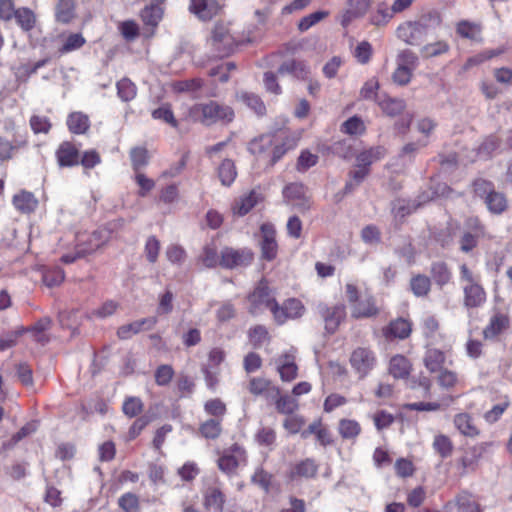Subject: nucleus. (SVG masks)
Here are the masks:
<instances>
[{
    "label": "nucleus",
    "instance_id": "412c9836",
    "mask_svg": "<svg viewBox=\"0 0 512 512\" xmlns=\"http://www.w3.org/2000/svg\"><path fill=\"white\" fill-rule=\"evenodd\" d=\"M411 333V323L403 318L391 321L387 327L383 329V335L387 339L399 338L405 339Z\"/></svg>",
    "mask_w": 512,
    "mask_h": 512
},
{
    "label": "nucleus",
    "instance_id": "6ab92c4d",
    "mask_svg": "<svg viewBox=\"0 0 512 512\" xmlns=\"http://www.w3.org/2000/svg\"><path fill=\"white\" fill-rule=\"evenodd\" d=\"M56 158L60 167H73L79 164L78 148L69 141L62 142L56 150Z\"/></svg>",
    "mask_w": 512,
    "mask_h": 512
},
{
    "label": "nucleus",
    "instance_id": "3c124183",
    "mask_svg": "<svg viewBox=\"0 0 512 512\" xmlns=\"http://www.w3.org/2000/svg\"><path fill=\"white\" fill-rule=\"evenodd\" d=\"M481 31L480 25L468 20L460 21L456 26V32L462 38L474 40Z\"/></svg>",
    "mask_w": 512,
    "mask_h": 512
},
{
    "label": "nucleus",
    "instance_id": "39448f33",
    "mask_svg": "<svg viewBox=\"0 0 512 512\" xmlns=\"http://www.w3.org/2000/svg\"><path fill=\"white\" fill-rule=\"evenodd\" d=\"M305 311L302 302L296 298H289L280 305L278 302L273 304L272 315L275 322L279 325L284 324L289 319L300 318Z\"/></svg>",
    "mask_w": 512,
    "mask_h": 512
},
{
    "label": "nucleus",
    "instance_id": "473e14b6",
    "mask_svg": "<svg viewBox=\"0 0 512 512\" xmlns=\"http://www.w3.org/2000/svg\"><path fill=\"white\" fill-rule=\"evenodd\" d=\"M13 204L20 212L31 213L36 209L38 201L32 193L23 191L13 197Z\"/></svg>",
    "mask_w": 512,
    "mask_h": 512
},
{
    "label": "nucleus",
    "instance_id": "6e6d98bb",
    "mask_svg": "<svg viewBox=\"0 0 512 512\" xmlns=\"http://www.w3.org/2000/svg\"><path fill=\"white\" fill-rule=\"evenodd\" d=\"M144 408V404L142 400L138 397H127L123 403L122 411L123 413L130 417H136L138 416Z\"/></svg>",
    "mask_w": 512,
    "mask_h": 512
},
{
    "label": "nucleus",
    "instance_id": "4d7b16f0",
    "mask_svg": "<svg viewBox=\"0 0 512 512\" xmlns=\"http://www.w3.org/2000/svg\"><path fill=\"white\" fill-rule=\"evenodd\" d=\"M161 244L155 236H149L144 247V254L149 263H156L158 260Z\"/></svg>",
    "mask_w": 512,
    "mask_h": 512
},
{
    "label": "nucleus",
    "instance_id": "2eb2a0df",
    "mask_svg": "<svg viewBox=\"0 0 512 512\" xmlns=\"http://www.w3.org/2000/svg\"><path fill=\"white\" fill-rule=\"evenodd\" d=\"M262 241L261 253L262 258L272 261L276 258L278 252V244L275 239L276 231L272 224L264 223L261 226Z\"/></svg>",
    "mask_w": 512,
    "mask_h": 512
},
{
    "label": "nucleus",
    "instance_id": "c9c22d12",
    "mask_svg": "<svg viewBox=\"0 0 512 512\" xmlns=\"http://www.w3.org/2000/svg\"><path fill=\"white\" fill-rule=\"evenodd\" d=\"M278 372L283 381L291 382L298 375V367L294 362V358L291 355H284L281 358V363L278 366Z\"/></svg>",
    "mask_w": 512,
    "mask_h": 512
},
{
    "label": "nucleus",
    "instance_id": "5701e85b",
    "mask_svg": "<svg viewBox=\"0 0 512 512\" xmlns=\"http://www.w3.org/2000/svg\"><path fill=\"white\" fill-rule=\"evenodd\" d=\"M74 0H58L55 5V19L61 24H69L76 17Z\"/></svg>",
    "mask_w": 512,
    "mask_h": 512
},
{
    "label": "nucleus",
    "instance_id": "052dcab7",
    "mask_svg": "<svg viewBox=\"0 0 512 512\" xmlns=\"http://www.w3.org/2000/svg\"><path fill=\"white\" fill-rule=\"evenodd\" d=\"M119 507L125 512H139V498L134 493H125L118 499Z\"/></svg>",
    "mask_w": 512,
    "mask_h": 512
},
{
    "label": "nucleus",
    "instance_id": "c85d7f7f",
    "mask_svg": "<svg viewBox=\"0 0 512 512\" xmlns=\"http://www.w3.org/2000/svg\"><path fill=\"white\" fill-rule=\"evenodd\" d=\"M140 16L143 23L151 28L152 35L163 17V8L159 4L151 3L141 11Z\"/></svg>",
    "mask_w": 512,
    "mask_h": 512
},
{
    "label": "nucleus",
    "instance_id": "4be33fe9",
    "mask_svg": "<svg viewBox=\"0 0 512 512\" xmlns=\"http://www.w3.org/2000/svg\"><path fill=\"white\" fill-rule=\"evenodd\" d=\"M275 140H277V138H275L274 132L262 134L252 139L248 143L247 149L252 155L261 156L268 151H272Z\"/></svg>",
    "mask_w": 512,
    "mask_h": 512
},
{
    "label": "nucleus",
    "instance_id": "a878e982",
    "mask_svg": "<svg viewBox=\"0 0 512 512\" xmlns=\"http://www.w3.org/2000/svg\"><path fill=\"white\" fill-rule=\"evenodd\" d=\"M226 497L217 487H209L204 493V507L214 512H222Z\"/></svg>",
    "mask_w": 512,
    "mask_h": 512
},
{
    "label": "nucleus",
    "instance_id": "09e8293b",
    "mask_svg": "<svg viewBox=\"0 0 512 512\" xmlns=\"http://www.w3.org/2000/svg\"><path fill=\"white\" fill-rule=\"evenodd\" d=\"M433 448L441 458H447L452 454L453 444L448 436L440 434L435 436Z\"/></svg>",
    "mask_w": 512,
    "mask_h": 512
},
{
    "label": "nucleus",
    "instance_id": "e2e57ef3",
    "mask_svg": "<svg viewBox=\"0 0 512 512\" xmlns=\"http://www.w3.org/2000/svg\"><path fill=\"white\" fill-rule=\"evenodd\" d=\"M200 260L202 261L203 265L207 268H214L218 264L220 265V257L217 253V249L215 246L212 245H206L203 248Z\"/></svg>",
    "mask_w": 512,
    "mask_h": 512
},
{
    "label": "nucleus",
    "instance_id": "9b49d317",
    "mask_svg": "<svg viewBox=\"0 0 512 512\" xmlns=\"http://www.w3.org/2000/svg\"><path fill=\"white\" fill-rule=\"evenodd\" d=\"M318 470V463L312 458H306L290 466L287 478L292 482L313 479L317 476Z\"/></svg>",
    "mask_w": 512,
    "mask_h": 512
},
{
    "label": "nucleus",
    "instance_id": "f8f14e48",
    "mask_svg": "<svg viewBox=\"0 0 512 512\" xmlns=\"http://www.w3.org/2000/svg\"><path fill=\"white\" fill-rule=\"evenodd\" d=\"M188 9L199 20L209 21L220 13L222 6L217 0H191Z\"/></svg>",
    "mask_w": 512,
    "mask_h": 512
},
{
    "label": "nucleus",
    "instance_id": "423d86ee",
    "mask_svg": "<svg viewBox=\"0 0 512 512\" xmlns=\"http://www.w3.org/2000/svg\"><path fill=\"white\" fill-rule=\"evenodd\" d=\"M248 301L250 303L249 312L253 315L258 314L262 307H266L272 312L273 304L277 303L265 280H261L248 295Z\"/></svg>",
    "mask_w": 512,
    "mask_h": 512
},
{
    "label": "nucleus",
    "instance_id": "79ce46f5",
    "mask_svg": "<svg viewBox=\"0 0 512 512\" xmlns=\"http://www.w3.org/2000/svg\"><path fill=\"white\" fill-rule=\"evenodd\" d=\"M117 95L124 101L129 102L136 97L137 87L129 78H122L116 84Z\"/></svg>",
    "mask_w": 512,
    "mask_h": 512
},
{
    "label": "nucleus",
    "instance_id": "774afa93",
    "mask_svg": "<svg viewBox=\"0 0 512 512\" xmlns=\"http://www.w3.org/2000/svg\"><path fill=\"white\" fill-rule=\"evenodd\" d=\"M449 50V45L445 41H438L435 43H430L421 48V53L424 57H436L442 55Z\"/></svg>",
    "mask_w": 512,
    "mask_h": 512
},
{
    "label": "nucleus",
    "instance_id": "72a5a7b5",
    "mask_svg": "<svg viewBox=\"0 0 512 512\" xmlns=\"http://www.w3.org/2000/svg\"><path fill=\"white\" fill-rule=\"evenodd\" d=\"M260 196L255 191H250L245 196L241 197L233 206V211L239 216H244L249 213L258 203Z\"/></svg>",
    "mask_w": 512,
    "mask_h": 512
},
{
    "label": "nucleus",
    "instance_id": "58836bf2",
    "mask_svg": "<svg viewBox=\"0 0 512 512\" xmlns=\"http://www.w3.org/2000/svg\"><path fill=\"white\" fill-rule=\"evenodd\" d=\"M13 17L21 29L26 32L31 31L36 24V16L34 12L27 7L16 9Z\"/></svg>",
    "mask_w": 512,
    "mask_h": 512
},
{
    "label": "nucleus",
    "instance_id": "6e6552de",
    "mask_svg": "<svg viewBox=\"0 0 512 512\" xmlns=\"http://www.w3.org/2000/svg\"><path fill=\"white\" fill-rule=\"evenodd\" d=\"M350 363L359 377L364 378L374 368L376 357L371 349L358 347L352 352Z\"/></svg>",
    "mask_w": 512,
    "mask_h": 512
},
{
    "label": "nucleus",
    "instance_id": "f704fd0d",
    "mask_svg": "<svg viewBox=\"0 0 512 512\" xmlns=\"http://www.w3.org/2000/svg\"><path fill=\"white\" fill-rule=\"evenodd\" d=\"M52 321L49 317H44L39 319L32 327L25 328L26 332L30 331L32 333L33 339L45 345L49 341V337L45 334L47 330L50 329Z\"/></svg>",
    "mask_w": 512,
    "mask_h": 512
},
{
    "label": "nucleus",
    "instance_id": "aec40b11",
    "mask_svg": "<svg viewBox=\"0 0 512 512\" xmlns=\"http://www.w3.org/2000/svg\"><path fill=\"white\" fill-rule=\"evenodd\" d=\"M247 390L254 396H264L266 398H275L280 393L278 387L263 377H252L247 385Z\"/></svg>",
    "mask_w": 512,
    "mask_h": 512
},
{
    "label": "nucleus",
    "instance_id": "37998d69",
    "mask_svg": "<svg viewBox=\"0 0 512 512\" xmlns=\"http://www.w3.org/2000/svg\"><path fill=\"white\" fill-rule=\"evenodd\" d=\"M237 172L234 162L231 159H225L218 168V176L224 186H230L235 178Z\"/></svg>",
    "mask_w": 512,
    "mask_h": 512
},
{
    "label": "nucleus",
    "instance_id": "c756f323",
    "mask_svg": "<svg viewBox=\"0 0 512 512\" xmlns=\"http://www.w3.org/2000/svg\"><path fill=\"white\" fill-rule=\"evenodd\" d=\"M411 371L410 361L403 355H395L391 358L389 372L396 379H405Z\"/></svg>",
    "mask_w": 512,
    "mask_h": 512
},
{
    "label": "nucleus",
    "instance_id": "2f4dec72",
    "mask_svg": "<svg viewBox=\"0 0 512 512\" xmlns=\"http://www.w3.org/2000/svg\"><path fill=\"white\" fill-rule=\"evenodd\" d=\"M67 126L74 134H84L90 127V121L84 113L72 112L67 117Z\"/></svg>",
    "mask_w": 512,
    "mask_h": 512
},
{
    "label": "nucleus",
    "instance_id": "f257e3e1",
    "mask_svg": "<svg viewBox=\"0 0 512 512\" xmlns=\"http://www.w3.org/2000/svg\"><path fill=\"white\" fill-rule=\"evenodd\" d=\"M189 116L205 126H211L218 122L230 123L234 119L233 109L225 104L210 100L207 103L193 105L189 110Z\"/></svg>",
    "mask_w": 512,
    "mask_h": 512
},
{
    "label": "nucleus",
    "instance_id": "f3484780",
    "mask_svg": "<svg viewBox=\"0 0 512 512\" xmlns=\"http://www.w3.org/2000/svg\"><path fill=\"white\" fill-rule=\"evenodd\" d=\"M277 74H290L294 78L302 81L309 80L311 75L310 67L305 61L292 59L283 62L277 69Z\"/></svg>",
    "mask_w": 512,
    "mask_h": 512
},
{
    "label": "nucleus",
    "instance_id": "338daca9",
    "mask_svg": "<svg viewBox=\"0 0 512 512\" xmlns=\"http://www.w3.org/2000/svg\"><path fill=\"white\" fill-rule=\"evenodd\" d=\"M152 117L161 120L174 128H177L178 122L174 117L173 111L169 105H162L152 112Z\"/></svg>",
    "mask_w": 512,
    "mask_h": 512
},
{
    "label": "nucleus",
    "instance_id": "13d9d810",
    "mask_svg": "<svg viewBox=\"0 0 512 512\" xmlns=\"http://www.w3.org/2000/svg\"><path fill=\"white\" fill-rule=\"evenodd\" d=\"M86 43L85 38L80 33L70 34L63 45L59 48L61 54H66L71 51L80 49Z\"/></svg>",
    "mask_w": 512,
    "mask_h": 512
},
{
    "label": "nucleus",
    "instance_id": "4c0bfd02",
    "mask_svg": "<svg viewBox=\"0 0 512 512\" xmlns=\"http://www.w3.org/2000/svg\"><path fill=\"white\" fill-rule=\"evenodd\" d=\"M484 203L486 204L489 212L496 215L502 214L508 207L505 195L496 190L484 200Z\"/></svg>",
    "mask_w": 512,
    "mask_h": 512
},
{
    "label": "nucleus",
    "instance_id": "4468645a",
    "mask_svg": "<svg viewBox=\"0 0 512 512\" xmlns=\"http://www.w3.org/2000/svg\"><path fill=\"white\" fill-rule=\"evenodd\" d=\"M274 136L277 140H275L272 146L271 165L278 162L289 150L294 149L297 145L296 139L286 131H276L274 132Z\"/></svg>",
    "mask_w": 512,
    "mask_h": 512
},
{
    "label": "nucleus",
    "instance_id": "5fc2aeb1",
    "mask_svg": "<svg viewBox=\"0 0 512 512\" xmlns=\"http://www.w3.org/2000/svg\"><path fill=\"white\" fill-rule=\"evenodd\" d=\"M249 339L254 348H260L264 342L269 341V333L265 326L256 325L249 330Z\"/></svg>",
    "mask_w": 512,
    "mask_h": 512
},
{
    "label": "nucleus",
    "instance_id": "bf43d9fd",
    "mask_svg": "<svg viewBox=\"0 0 512 512\" xmlns=\"http://www.w3.org/2000/svg\"><path fill=\"white\" fill-rule=\"evenodd\" d=\"M64 278V271L59 267H55L45 270L42 280L47 287H55L60 285L64 281Z\"/></svg>",
    "mask_w": 512,
    "mask_h": 512
},
{
    "label": "nucleus",
    "instance_id": "ea45409f",
    "mask_svg": "<svg viewBox=\"0 0 512 512\" xmlns=\"http://www.w3.org/2000/svg\"><path fill=\"white\" fill-rule=\"evenodd\" d=\"M410 288L417 297L427 296L431 289V279L423 274H418L411 278Z\"/></svg>",
    "mask_w": 512,
    "mask_h": 512
},
{
    "label": "nucleus",
    "instance_id": "ddd939ff",
    "mask_svg": "<svg viewBox=\"0 0 512 512\" xmlns=\"http://www.w3.org/2000/svg\"><path fill=\"white\" fill-rule=\"evenodd\" d=\"M381 312L376 299L372 295L361 297L352 307L351 316L354 319L376 318Z\"/></svg>",
    "mask_w": 512,
    "mask_h": 512
},
{
    "label": "nucleus",
    "instance_id": "603ef678",
    "mask_svg": "<svg viewBox=\"0 0 512 512\" xmlns=\"http://www.w3.org/2000/svg\"><path fill=\"white\" fill-rule=\"evenodd\" d=\"M472 188L474 195L476 197H479L483 201L492 193L495 191L494 184L486 179L478 178L475 179L472 183Z\"/></svg>",
    "mask_w": 512,
    "mask_h": 512
},
{
    "label": "nucleus",
    "instance_id": "0e129e2a",
    "mask_svg": "<svg viewBox=\"0 0 512 512\" xmlns=\"http://www.w3.org/2000/svg\"><path fill=\"white\" fill-rule=\"evenodd\" d=\"M341 131L349 135L362 134L365 131V125L360 117L353 116L342 124Z\"/></svg>",
    "mask_w": 512,
    "mask_h": 512
},
{
    "label": "nucleus",
    "instance_id": "69168bd1",
    "mask_svg": "<svg viewBox=\"0 0 512 512\" xmlns=\"http://www.w3.org/2000/svg\"><path fill=\"white\" fill-rule=\"evenodd\" d=\"M204 410L208 415L214 417V419L223 420V416L226 413V406L222 400L216 398L207 401L204 405Z\"/></svg>",
    "mask_w": 512,
    "mask_h": 512
},
{
    "label": "nucleus",
    "instance_id": "a211bd4d",
    "mask_svg": "<svg viewBox=\"0 0 512 512\" xmlns=\"http://www.w3.org/2000/svg\"><path fill=\"white\" fill-rule=\"evenodd\" d=\"M156 323V317H147L136 320L134 322L120 326L117 330V336L122 340H126L141 331L151 330L156 325Z\"/></svg>",
    "mask_w": 512,
    "mask_h": 512
},
{
    "label": "nucleus",
    "instance_id": "49530a36",
    "mask_svg": "<svg viewBox=\"0 0 512 512\" xmlns=\"http://www.w3.org/2000/svg\"><path fill=\"white\" fill-rule=\"evenodd\" d=\"M26 332L24 327H18L15 330L7 331L0 336V352L5 351L14 347L19 337H21Z\"/></svg>",
    "mask_w": 512,
    "mask_h": 512
},
{
    "label": "nucleus",
    "instance_id": "20e7f679",
    "mask_svg": "<svg viewBox=\"0 0 512 512\" xmlns=\"http://www.w3.org/2000/svg\"><path fill=\"white\" fill-rule=\"evenodd\" d=\"M285 201L299 212L304 213L311 208L312 201L307 195V188L302 183H290L283 189Z\"/></svg>",
    "mask_w": 512,
    "mask_h": 512
},
{
    "label": "nucleus",
    "instance_id": "f03ea898",
    "mask_svg": "<svg viewBox=\"0 0 512 512\" xmlns=\"http://www.w3.org/2000/svg\"><path fill=\"white\" fill-rule=\"evenodd\" d=\"M437 16L423 15L416 21H407L397 28V37L408 45H421L432 30V23L439 24Z\"/></svg>",
    "mask_w": 512,
    "mask_h": 512
},
{
    "label": "nucleus",
    "instance_id": "cd10ccee",
    "mask_svg": "<svg viewBox=\"0 0 512 512\" xmlns=\"http://www.w3.org/2000/svg\"><path fill=\"white\" fill-rule=\"evenodd\" d=\"M386 155V149L383 146L371 147L356 155V166L370 169V166L382 159Z\"/></svg>",
    "mask_w": 512,
    "mask_h": 512
},
{
    "label": "nucleus",
    "instance_id": "864d4df0",
    "mask_svg": "<svg viewBox=\"0 0 512 512\" xmlns=\"http://www.w3.org/2000/svg\"><path fill=\"white\" fill-rule=\"evenodd\" d=\"M133 170L139 172L148 164V151L143 147H135L130 151Z\"/></svg>",
    "mask_w": 512,
    "mask_h": 512
},
{
    "label": "nucleus",
    "instance_id": "9d476101",
    "mask_svg": "<svg viewBox=\"0 0 512 512\" xmlns=\"http://www.w3.org/2000/svg\"><path fill=\"white\" fill-rule=\"evenodd\" d=\"M319 313L324 321L326 332L328 334H334L346 317V307L341 303L332 307L320 305Z\"/></svg>",
    "mask_w": 512,
    "mask_h": 512
},
{
    "label": "nucleus",
    "instance_id": "680f3d73",
    "mask_svg": "<svg viewBox=\"0 0 512 512\" xmlns=\"http://www.w3.org/2000/svg\"><path fill=\"white\" fill-rule=\"evenodd\" d=\"M242 100L257 115L262 116L266 113V106L260 96L253 93H244Z\"/></svg>",
    "mask_w": 512,
    "mask_h": 512
},
{
    "label": "nucleus",
    "instance_id": "b1692460",
    "mask_svg": "<svg viewBox=\"0 0 512 512\" xmlns=\"http://www.w3.org/2000/svg\"><path fill=\"white\" fill-rule=\"evenodd\" d=\"M106 239L102 236V231L97 230L91 234H82L77 238V246L80 250H87V255L99 249Z\"/></svg>",
    "mask_w": 512,
    "mask_h": 512
},
{
    "label": "nucleus",
    "instance_id": "0eeeda50",
    "mask_svg": "<svg viewBox=\"0 0 512 512\" xmlns=\"http://www.w3.org/2000/svg\"><path fill=\"white\" fill-rule=\"evenodd\" d=\"M247 462L246 450L235 443L226 449L218 459V467L221 471L230 474L233 473L240 465Z\"/></svg>",
    "mask_w": 512,
    "mask_h": 512
},
{
    "label": "nucleus",
    "instance_id": "7ed1b4c3",
    "mask_svg": "<svg viewBox=\"0 0 512 512\" xmlns=\"http://www.w3.org/2000/svg\"><path fill=\"white\" fill-rule=\"evenodd\" d=\"M254 259V253L249 248L234 249L225 247L220 254V266L235 269L249 266Z\"/></svg>",
    "mask_w": 512,
    "mask_h": 512
},
{
    "label": "nucleus",
    "instance_id": "bb28decb",
    "mask_svg": "<svg viewBox=\"0 0 512 512\" xmlns=\"http://www.w3.org/2000/svg\"><path fill=\"white\" fill-rule=\"evenodd\" d=\"M377 103L383 113L389 117L400 115L406 108V102L403 99L389 96L378 97Z\"/></svg>",
    "mask_w": 512,
    "mask_h": 512
},
{
    "label": "nucleus",
    "instance_id": "dca6fc26",
    "mask_svg": "<svg viewBox=\"0 0 512 512\" xmlns=\"http://www.w3.org/2000/svg\"><path fill=\"white\" fill-rule=\"evenodd\" d=\"M486 300V291L479 282L475 284L463 285V306L465 308H479L485 304Z\"/></svg>",
    "mask_w": 512,
    "mask_h": 512
},
{
    "label": "nucleus",
    "instance_id": "8fccbe9b",
    "mask_svg": "<svg viewBox=\"0 0 512 512\" xmlns=\"http://www.w3.org/2000/svg\"><path fill=\"white\" fill-rule=\"evenodd\" d=\"M119 304L113 300H107L105 301L98 309H95L91 311L90 313H87L85 317L87 319H93V318H106L111 315H113Z\"/></svg>",
    "mask_w": 512,
    "mask_h": 512
},
{
    "label": "nucleus",
    "instance_id": "1a4fd4ad",
    "mask_svg": "<svg viewBox=\"0 0 512 512\" xmlns=\"http://www.w3.org/2000/svg\"><path fill=\"white\" fill-rule=\"evenodd\" d=\"M510 328V318L500 311L495 312L483 329V338L487 341H498L500 336Z\"/></svg>",
    "mask_w": 512,
    "mask_h": 512
},
{
    "label": "nucleus",
    "instance_id": "a19ab883",
    "mask_svg": "<svg viewBox=\"0 0 512 512\" xmlns=\"http://www.w3.org/2000/svg\"><path fill=\"white\" fill-rule=\"evenodd\" d=\"M338 432L343 439H355L361 433V426L356 420L341 419L338 425Z\"/></svg>",
    "mask_w": 512,
    "mask_h": 512
},
{
    "label": "nucleus",
    "instance_id": "c03bdc74",
    "mask_svg": "<svg viewBox=\"0 0 512 512\" xmlns=\"http://www.w3.org/2000/svg\"><path fill=\"white\" fill-rule=\"evenodd\" d=\"M199 431L201 435L207 439H216L222 432L221 419H208L200 425Z\"/></svg>",
    "mask_w": 512,
    "mask_h": 512
},
{
    "label": "nucleus",
    "instance_id": "7c9ffc66",
    "mask_svg": "<svg viewBox=\"0 0 512 512\" xmlns=\"http://www.w3.org/2000/svg\"><path fill=\"white\" fill-rule=\"evenodd\" d=\"M430 274L435 284L440 288L447 285L452 278V273L444 261L433 262L430 267Z\"/></svg>",
    "mask_w": 512,
    "mask_h": 512
},
{
    "label": "nucleus",
    "instance_id": "a18cd8bd",
    "mask_svg": "<svg viewBox=\"0 0 512 512\" xmlns=\"http://www.w3.org/2000/svg\"><path fill=\"white\" fill-rule=\"evenodd\" d=\"M273 475L258 467L251 476V483L260 487L265 493H269Z\"/></svg>",
    "mask_w": 512,
    "mask_h": 512
},
{
    "label": "nucleus",
    "instance_id": "de8ad7c7",
    "mask_svg": "<svg viewBox=\"0 0 512 512\" xmlns=\"http://www.w3.org/2000/svg\"><path fill=\"white\" fill-rule=\"evenodd\" d=\"M276 400V409L281 414L292 415L298 409V402L289 395L280 396Z\"/></svg>",
    "mask_w": 512,
    "mask_h": 512
},
{
    "label": "nucleus",
    "instance_id": "e433bc0d",
    "mask_svg": "<svg viewBox=\"0 0 512 512\" xmlns=\"http://www.w3.org/2000/svg\"><path fill=\"white\" fill-rule=\"evenodd\" d=\"M423 361H424L425 367L431 373H435V372L441 370V368L445 362V355L439 349L430 348L426 351Z\"/></svg>",
    "mask_w": 512,
    "mask_h": 512
},
{
    "label": "nucleus",
    "instance_id": "393cba45",
    "mask_svg": "<svg viewBox=\"0 0 512 512\" xmlns=\"http://www.w3.org/2000/svg\"><path fill=\"white\" fill-rule=\"evenodd\" d=\"M453 422L457 430L466 437L474 438L480 434L479 429L474 424L472 416L468 413L456 414Z\"/></svg>",
    "mask_w": 512,
    "mask_h": 512
}]
</instances>
